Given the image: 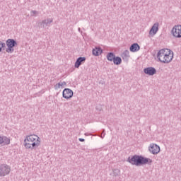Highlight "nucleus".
<instances>
[{"instance_id": "9", "label": "nucleus", "mask_w": 181, "mask_h": 181, "mask_svg": "<svg viewBox=\"0 0 181 181\" xmlns=\"http://www.w3.org/2000/svg\"><path fill=\"white\" fill-rule=\"evenodd\" d=\"M144 72L145 74H147V76H154V74H156V69L155 67H147L144 69Z\"/></svg>"}, {"instance_id": "11", "label": "nucleus", "mask_w": 181, "mask_h": 181, "mask_svg": "<svg viewBox=\"0 0 181 181\" xmlns=\"http://www.w3.org/2000/svg\"><path fill=\"white\" fill-rule=\"evenodd\" d=\"M86 57H78L75 62L74 66L76 67V69H78V67H80V66L82 65L83 63L86 62Z\"/></svg>"}, {"instance_id": "25", "label": "nucleus", "mask_w": 181, "mask_h": 181, "mask_svg": "<svg viewBox=\"0 0 181 181\" xmlns=\"http://www.w3.org/2000/svg\"><path fill=\"white\" fill-rule=\"evenodd\" d=\"M78 141H80V142H84L85 140L84 139L79 138Z\"/></svg>"}, {"instance_id": "3", "label": "nucleus", "mask_w": 181, "mask_h": 181, "mask_svg": "<svg viewBox=\"0 0 181 181\" xmlns=\"http://www.w3.org/2000/svg\"><path fill=\"white\" fill-rule=\"evenodd\" d=\"M157 59L160 63L168 64L173 60V51L170 49H161L157 53Z\"/></svg>"}, {"instance_id": "19", "label": "nucleus", "mask_w": 181, "mask_h": 181, "mask_svg": "<svg viewBox=\"0 0 181 181\" xmlns=\"http://www.w3.org/2000/svg\"><path fill=\"white\" fill-rule=\"evenodd\" d=\"M64 86H66V82L63 81L55 84L54 87L55 90H59V88H63Z\"/></svg>"}, {"instance_id": "16", "label": "nucleus", "mask_w": 181, "mask_h": 181, "mask_svg": "<svg viewBox=\"0 0 181 181\" xmlns=\"http://www.w3.org/2000/svg\"><path fill=\"white\" fill-rule=\"evenodd\" d=\"M129 57H131V56L129 55V51L127 49L124 50L122 54V59H123V60H125L126 62H128Z\"/></svg>"}, {"instance_id": "10", "label": "nucleus", "mask_w": 181, "mask_h": 181, "mask_svg": "<svg viewBox=\"0 0 181 181\" xmlns=\"http://www.w3.org/2000/svg\"><path fill=\"white\" fill-rule=\"evenodd\" d=\"M52 23H53V18H48L47 19L42 20L40 25L42 28H46L47 26H50Z\"/></svg>"}, {"instance_id": "24", "label": "nucleus", "mask_w": 181, "mask_h": 181, "mask_svg": "<svg viewBox=\"0 0 181 181\" xmlns=\"http://www.w3.org/2000/svg\"><path fill=\"white\" fill-rule=\"evenodd\" d=\"M105 136V131L103 130V132H102V134H101L100 137L103 139V138H104Z\"/></svg>"}, {"instance_id": "13", "label": "nucleus", "mask_w": 181, "mask_h": 181, "mask_svg": "<svg viewBox=\"0 0 181 181\" xmlns=\"http://www.w3.org/2000/svg\"><path fill=\"white\" fill-rule=\"evenodd\" d=\"M9 145L11 144V139L6 136H0V145Z\"/></svg>"}, {"instance_id": "18", "label": "nucleus", "mask_w": 181, "mask_h": 181, "mask_svg": "<svg viewBox=\"0 0 181 181\" xmlns=\"http://www.w3.org/2000/svg\"><path fill=\"white\" fill-rule=\"evenodd\" d=\"M113 63L116 66H119V64H121V63H122V59H121V57L116 56V57H115V59H113Z\"/></svg>"}, {"instance_id": "5", "label": "nucleus", "mask_w": 181, "mask_h": 181, "mask_svg": "<svg viewBox=\"0 0 181 181\" xmlns=\"http://www.w3.org/2000/svg\"><path fill=\"white\" fill-rule=\"evenodd\" d=\"M148 151L153 155H158L160 152V147L158 144L153 143L149 145Z\"/></svg>"}, {"instance_id": "21", "label": "nucleus", "mask_w": 181, "mask_h": 181, "mask_svg": "<svg viewBox=\"0 0 181 181\" xmlns=\"http://www.w3.org/2000/svg\"><path fill=\"white\" fill-rule=\"evenodd\" d=\"M6 47V44L5 42L0 41V52L5 50Z\"/></svg>"}, {"instance_id": "8", "label": "nucleus", "mask_w": 181, "mask_h": 181, "mask_svg": "<svg viewBox=\"0 0 181 181\" xmlns=\"http://www.w3.org/2000/svg\"><path fill=\"white\" fill-rule=\"evenodd\" d=\"M158 30H159V23H155L149 30L150 36H155L158 33Z\"/></svg>"}, {"instance_id": "20", "label": "nucleus", "mask_w": 181, "mask_h": 181, "mask_svg": "<svg viewBox=\"0 0 181 181\" xmlns=\"http://www.w3.org/2000/svg\"><path fill=\"white\" fill-rule=\"evenodd\" d=\"M6 52V53L12 54L13 52H15V49H13V47L7 46Z\"/></svg>"}, {"instance_id": "12", "label": "nucleus", "mask_w": 181, "mask_h": 181, "mask_svg": "<svg viewBox=\"0 0 181 181\" xmlns=\"http://www.w3.org/2000/svg\"><path fill=\"white\" fill-rule=\"evenodd\" d=\"M130 52H132V53H135L136 52H139V50H141V47L139 46V45H138V43H134L130 46Z\"/></svg>"}, {"instance_id": "23", "label": "nucleus", "mask_w": 181, "mask_h": 181, "mask_svg": "<svg viewBox=\"0 0 181 181\" xmlns=\"http://www.w3.org/2000/svg\"><path fill=\"white\" fill-rule=\"evenodd\" d=\"M38 12L37 11L33 10L30 11L31 16H35V15H37Z\"/></svg>"}, {"instance_id": "7", "label": "nucleus", "mask_w": 181, "mask_h": 181, "mask_svg": "<svg viewBox=\"0 0 181 181\" xmlns=\"http://www.w3.org/2000/svg\"><path fill=\"white\" fill-rule=\"evenodd\" d=\"M74 93H73V90L70 88H65L64 89L62 92V97L65 98L66 100H69L73 97Z\"/></svg>"}, {"instance_id": "1", "label": "nucleus", "mask_w": 181, "mask_h": 181, "mask_svg": "<svg viewBox=\"0 0 181 181\" xmlns=\"http://www.w3.org/2000/svg\"><path fill=\"white\" fill-rule=\"evenodd\" d=\"M40 137L36 134H30L25 136L24 139V146L25 149L33 150L35 148L40 146Z\"/></svg>"}, {"instance_id": "14", "label": "nucleus", "mask_w": 181, "mask_h": 181, "mask_svg": "<svg viewBox=\"0 0 181 181\" xmlns=\"http://www.w3.org/2000/svg\"><path fill=\"white\" fill-rule=\"evenodd\" d=\"M92 53L93 56H100L103 53V49L100 47H95L93 49Z\"/></svg>"}, {"instance_id": "22", "label": "nucleus", "mask_w": 181, "mask_h": 181, "mask_svg": "<svg viewBox=\"0 0 181 181\" xmlns=\"http://www.w3.org/2000/svg\"><path fill=\"white\" fill-rule=\"evenodd\" d=\"M112 172H113V176L117 177L121 175V170H119V169H114Z\"/></svg>"}, {"instance_id": "17", "label": "nucleus", "mask_w": 181, "mask_h": 181, "mask_svg": "<svg viewBox=\"0 0 181 181\" xmlns=\"http://www.w3.org/2000/svg\"><path fill=\"white\" fill-rule=\"evenodd\" d=\"M115 54L114 52H109L107 53L106 57L108 62H114V59H115Z\"/></svg>"}, {"instance_id": "15", "label": "nucleus", "mask_w": 181, "mask_h": 181, "mask_svg": "<svg viewBox=\"0 0 181 181\" xmlns=\"http://www.w3.org/2000/svg\"><path fill=\"white\" fill-rule=\"evenodd\" d=\"M6 46H11V47H15L18 46V42L13 39H8L6 42Z\"/></svg>"}, {"instance_id": "26", "label": "nucleus", "mask_w": 181, "mask_h": 181, "mask_svg": "<svg viewBox=\"0 0 181 181\" xmlns=\"http://www.w3.org/2000/svg\"><path fill=\"white\" fill-rule=\"evenodd\" d=\"M78 32H81V28H78Z\"/></svg>"}, {"instance_id": "6", "label": "nucleus", "mask_w": 181, "mask_h": 181, "mask_svg": "<svg viewBox=\"0 0 181 181\" xmlns=\"http://www.w3.org/2000/svg\"><path fill=\"white\" fill-rule=\"evenodd\" d=\"M11 173V168L6 164H3L0 165V177L6 176Z\"/></svg>"}, {"instance_id": "4", "label": "nucleus", "mask_w": 181, "mask_h": 181, "mask_svg": "<svg viewBox=\"0 0 181 181\" xmlns=\"http://www.w3.org/2000/svg\"><path fill=\"white\" fill-rule=\"evenodd\" d=\"M171 35L173 37H175L176 39H180L181 38V25L177 24L173 27L171 30Z\"/></svg>"}, {"instance_id": "2", "label": "nucleus", "mask_w": 181, "mask_h": 181, "mask_svg": "<svg viewBox=\"0 0 181 181\" xmlns=\"http://www.w3.org/2000/svg\"><path fill=\"white\" fill-rule=\"evenodd\" d=\"M127 162L134 166H142V165H151L152 159L145 158L142 156L134 155L129 156Z\"/></svg>"}]
</instances>
